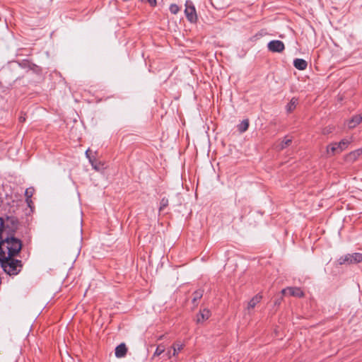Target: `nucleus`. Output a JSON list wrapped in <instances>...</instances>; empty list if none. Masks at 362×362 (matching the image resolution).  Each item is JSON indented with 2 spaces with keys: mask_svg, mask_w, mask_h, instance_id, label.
Here are the masks:
<instances>
[{
  "mask_svg": "<svg viewBox=\"0 0 362 362\" xmlns=\"http://www.w3.org/2000/svg\"><path fill=\"white\" fill-rule=\"evenodd\" d=\"M22 248L21 241L9 233L0 240V258L13 257L18 255Z\"/></svg>",
  "mask_w": 362,
  "mask_h": 362,
  "instance_id": "1",
  "label": "nucleus"
},
{
  "mask_svg": "<svg viewBox=\"0 0 362 362\" xmlns=\"http://www.w3.org/2000/svg\"><path fill=\"white\" fill-rule=\"evenodd\" d=\"M1 267L4 272L9 275H16L22 269V262L21 260L15 259L13 257H6L5 259L0 258Z\"/></svg>",
  "mask_w": 362,
  "mask_h": 362,
  "instance_id": "2",
  "label": "nucleus"
},
{
  "mask_svg": "<svg viewBox=\"0 0 362 362\" xmlns=\"http://www.w3.org/2000/svg\"><path fill=\"white\" fill-rule=\"evenodd\" d=\"M349 144L347 139H342L339 143H333L327 147V153L329 156H333L336 153H339L346 149Z\"/></svg>",
  "mask_w": 362,
  "mask_h": 362,
  "instance_id": "3",
  "label": "nucleus"
},
{
  "mask_svg": "<svg viewBox=\"0 0 362 362\" xmlns=\"http://www.w3.org/2000/svg\"><path fill=\"white\" fill-rule=\"evenodd\" d=\"M339 264H358L362 262V254L359 252H356L353 254H346L345 255L341 256L337 260Z\"/></svg>",
  "mask_w": 362,
  "mask_h": 362,
  "instance_id": "4",
  "label": "nucleus"
},
{
  "mask_svg": "<svg viewBox=\"0 0 362 362\" xmlns=\"http://www.w3.org/2000/svg\"><path fill=\"white\" fill-rule=\"evenodd\" d=\"M185 13L189 21L191 23H196L197 21V16L194 6L192 4V2L187 1L185 4Z\"/></svg>",
  "mask_w": 362,
  "mask_h": 362,
  "instance_id": "5",
  "label": "nucleus"
},
{
  "mask_svg": "<svg viewBox=\"0 0 362 362\" xmlns=\"http://www.w3.org/2000/svg\"><path fill=\"white\" fill-rule=\"evenodd\" d=\"M185 347V344L177 341L168 350L166 355L168 358H170L173 356H177L180 351H181Z\"/></svg>",
  "mask_w": 362,
  "mask_h": 362,
  "instance_id": "6",
  "label": "nucleus"
},
{
  "mask_svg": "<svg viewBox=\"0 0 362 362\" xmlns=\"http://www.w3.org/2000/svg\"><path fill=\"white\" fill-rule=\"evenodd\" d=\"M267 47L273 52H281L285 48L284 44L280 40H272L268 43Z\"/></svg>",
  "mask_w": 362,
  "mask_h": 362,
  "instance_id": "7",
  "label": "nucleus"
},
{
  "mask_svg": "<svg viewBox=\"0 0 362 362\" xmlns=\"http://www.w3.org/2000/svg\"><path fill=\"white\" fill-rule=\"evenodd\" d=\"M281 293L284 295L288 293L290 296L295 297H303L304 296L303 292L301 291L300 288L297 287H288L282 290Z\"/></svg>",
  "mask_w": 362,
  "mask_h": 362,
  "instance_id": "8",
  "label": "nucleus"
},
{
  "mask_svg": "<svg viewBox=\"0 0 362 362\" xmlns=\"http://www.w3.org/2000/svg\"><path fill=\"white\" fill-rule=\"evenodd\" d=\"M262 296L259 294H257L255 296L247 303V306L246 308V310H247L248 313H250L251 310L255 307L257 304H258L261 300H262Z\"/></svg>",
  "mask_w": 362,
  "mask_h": 362,
  "instance_id": "9",
  "label": "nucleus"
},
{
  "mask_svg": "<svg viewBox=\"0 0 362 362\" xmlns=\"http://www.w3.org/2000/svg\"><path fill=\"white\" fill-rule=\"evenodd\" d=\"M362 122V113L360 115H356L354 116L350 120L348 121V127L349 129H353L356 127L358 124H359Z\"/></svg>",
  "mask_w": 362,
  "mask_h": 362,
  "instance_id": "10",
  "label": "nucleus"
},
{
  "mask_svg": "<svg viewBox=\"0 0 362 362\" xmlns=\"http://www.w3.org/2000/svg\"><path fill=\"white\" fill-rule=\"evenodd\" d=\"M361 154H362V150L361 149H357V150L351 152L350 153H349L346 156V160L348 162H354L355 160H356L358 158V157Z\"/></svg>",
  "mask_w": 362,
  "mask_h": 362,
  "instance_id": "11",
  "label": "nucleus"
},
{
  "mask_svg": "<svg viewBox=\"0 0 362 362\" xmlns=\"http://www.w3.org/2000/svg\"><path fill=\"white\" fill-rule=\"evenodd\" d=\"M211 315V313L208 309H204L200 311L199 314L197 315V322L200 323L207 319L209 318Z\"/></svg>",
  "mask_w": 362,
  "mask_h": 362,
  "instance_id": "12",
  "label": "nucleus"
},
{
  "mask_svg": "<svg viewBox=\"0 0 362 362\" xmlns=\"http://www.w3.org/2000/svg\"><path fill=\"white\" fill-rule=\"evenodd\" d=\"M127 351V349L126 347V345L124 344H120L115 349V356L117 358L124 357L126 355Z\"/></svg>",
  "mask_w": 362,
  "mask_h": 362,
  "instance_id": "13",
  "label": "nucleus"
},
{
  "mask_svg": "<svg viewBox=\"0 0 362 362\" xmlns=\"http://www.w3.org/2000/svg\"><path fill=\"white\" fill-rule=\"evenodd\" d=\"M294 66L298 70H305L307 68L308 63L303 59H296L293 62Z\"/></svg>",
  "mask_w": 362,
  "mask_h": 362,
  "instance_id": "14",
  "label": "nucleus"
},
{
  "mask_svg": "<svg viewBox=\"0 0 362 362\" xmlns=\"http://www.w3.org/2000/svg\"><path fill=\"white\" fill-rule=\"evenodd\" d=\"M292 142L291 138L286 136L284 139L279 143V144L276 146L278 150H282L286 147L288 146Z\"/></svg>",
  "mask_w": 362,
  "mask_h": 362,
  "instance_id": "15",
  "label": "nucleus"
},
{
  "mask_svg": "<svg viewBox=\"0 0 362 362\" xmlns=\"http://www.w3.org/2000/svg\"><path fill=\"white\" fill-rule=\"evenodd\" d=\"M298 104V99L296 98H293L288 104L286 105V110L288 112H291L296 107Z\"/></svg>",
  "mask_w": 362,
  "mask_h": 362,
  "instance_id": "16",
  "label": "nucleus"
},
{
  "mask_svg": "<svg viewBox=\"0 0 362 362\" xmlns=\"http://www.w3.org/2000/svg\"><path fill=\"white\" fill-rule=\"evenodd\" d=\"M8 234V230L4 226V222L0 218V240Z\"/></svg>",
  "mask_w": 362,
  "mask_h": 362,
  "instance_id": "17",
  "label": "nucleus"
},
{
  "mask_svg": "<svg viewBox=\"0 0 362 362\" xmlns=\"http://www.w3.org/2000/svg\"><path fill=\"white\" fill-rule=\"evenodd\" d=\"M34 191H35V189L33 187H30V188L26 189V190L25 192V195L26 197V202L28 203L29 206H30V203L32 202L30 199H31L32 196L33 195Z\"/></svg>",
  "mask_w": 362,
  "mask_h": 362,
  "instance_id": "18",
  "label": "nucleus"
},
{
  "mask_svg": "<svg viewBox=\"0 0 362 362\" xmlns=\"http://www.w3.org/2000/svg\"><path fill=\"white\" fill-rule=\"evenodd\" d=\"M248 127L249 121L247 119H245L238 125V130L240 132H245L247 130Z\"/></svg>",
  "mask_w": 362,
  "mask_h": 362,
  "instance_id": "19",
  "label": "nucleus"
},
{
  "mask_svg": "<svg viewBox=\"0 0 362 362\" xmlns=\"http://www.w3.org/2000/svg\"><path fill=\"white\" fill-rule=\"evenodd\" d=\"M165 346L163 344H159L157 346V348L153 355V358L160 356L161 354H163L165 351Z\"/></svg>",
  "mask_w": 362,
  "mask_h": 362,
  "instance_id": "20",
  "label": "nucleus"
},
{
  "mask_svg": "<svg viewBox=\"0 0 362 362\" xmlns=\"http://www.w3.org/2000/svg\"><path fill=\"white\" fill-rule=\"evenodd\" d=\"M193 302L195 303L197 300L202 297L203 291L201 290L197 291L194 293Z\"/></svg>",
  "mask_w": 362,
  "mask_h": 362,
  "instance_id": "21",
  "label": "nucleus"
},
{
  "mask_svg": "<svg viewBox=\"0 0 362 362\" xmlns=\"http://www.w3.org/2000/svg\"><path fill=\"white\" fill-rule=\"evenodd\" d=\"M170 11L173 14H177L180 11V8L177 4H173L170 6Z\"/></svg>",
  "mask_w": 362,
  "mask_h": 362,
  "instance_id": "22",
  "label": "nucleus"
},
{
  "mask_svg": "<svg viewBox=\"0 0 362 362\" xmlns=\"http://www.w3.org/2000/svg\"><path fill=\"white\" fill-rule=\"evenodd\" d=\"M168 205V199L163 198L160 201V211H163Z\"/></svg>",
  "mask_w": 362,
  "mask_h": 362,
  "instance_id": "23",
  "label": "nucleus"
},
{
  "mask_svg": "<svg viewBox=\"0 0 362 362\" xmlns=\"http://www.w3.org/2000/svg\"><path fill=\"white\" fill-rule=\"evenodd\" d=\"M144 2L148 3L151 6H156L157 4L156 0H141Z\"/></svg>",
  "mask_w": 362,
  "mask_h": 362,
  "instance_id": "24",
  "label": "nucleus"
},
{
  "mask_svg": "<svg viewBox=\"0 0 362 362\" xmlns=\"http://www.w3.org/2000/svg\"><path fill=\"white\" fill-rule=\"evenodd\" d=\"M93 168H94V169H95L96 170H98V166H96V165H93Z\"/></svg>",
  "mask_w": 362,
  "mask_h": 362,
  "instance_id": "25",
  "label": "nucleus"
},
{
  "mask_svg": "<svg viewBox=\"0 0 362 362\" xmlns=\"http://www.w3.org/2000/svg\"><path fill=\"white\" fill-rule=\"evenodd\" d=\"M20 119H21V121H22V122H23V121H24V120H25V118L21 117V118H20Z\"/></svg>",
  "mask_w": 362,
  "mask_h": 362,
  "instance_id": "26",
  "label": "nucleus"
},
{
  "mask_svg": "<svg viewBox=\"0 0 362 362\" xmlns=\"http://www.w3.org/2000/svg\"><path fill=\"white\" fill-rule=\"evenodd\" d=\"M78 230H79V232L81 233V226H79V228H78Z\"/></svg>",
  "mask_w": 362,
  "mask_h": 362,
  "instance_id": "27",
  "label": "nucleus"
},
{
  "mask_svg": "<svg viewBox=\"0 0 362 362\" xmlns=\"http://www.w3.org/2000/svg\"><path fill=\"white\" fill-rule=\"evenodd\" d=\"M163 338V336L159 337L158 339L160 340Z\"/></svg>",
  "mask_w": 362,
  "mask_h": 362,
  "instance_id": "28",
  "label": "nucleus"
}]
</instances>
